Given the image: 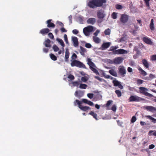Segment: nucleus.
<instances>
[{
	"mask_svg": "<svg viewBox=\"0 0 156 156\" xmlns=\"http://www.w3.org/2000/svg\"><path fill=\"white\" fill-rule=\"evenodd\" d=\"M145 117L146 118H148L150 119L151 120L152 122H153L154 123H156V119L152 117L151 116H150V115H145Z\"/></svg>",
	"mask_w": 156,
	"mask_h": 156,
	"instance_id": "22",
	"label": "nucleus"
},
{
	"mask_svg": "<svg viewBox=\"0 0 156 156\" xmlns=\"http://www.w3.org/2000/svg\"><path fill=\"white\" fill-rule=\"evenodd\" d=\"M121 89H122L123 88V86L120 83L119 84V86H118Z\"/></svg>",
	"mask_w": 156,
	"mask_h": 156,
	"instance_id": "52",
	"label": "nucleus"
},
{
	"mask_svg": "<svg viewBox=\"0 0 156 156\" xmlns=\"http://www.w3.org/2000/svg\"><path fill=\"white\" fill-rule=\"evenodd\" d=\"M150 27V29L152 30H154V20L153 19H152L151 20Z\"/></svg>",
	"mask_w": 156,
	"mask_h": 156,
	"instance_id": "25",
	"label": "nucleus"
},
{
	"mask_svg": "<svg viewBox=\"0 0 156 156\" xmlns=\"http://www.w3.org/2000/svg\"><path fill=\"white\" fill-rule=\"evenodd\" d=\"M106 2V0H98V7L102 6Z\"/></svg>",
	"mask_w": 156,
	"mask_h": 156,
	"instance_id": "16",
	"label": "nucleus"
},
{
	"mask_svg": "<svg viewBox=\"0 0 156 156\" xmlns=\"http://www.w3.org/2000/svg\"><path fill=\"white\" fill-rule=\"evenodd\" d=\"M118 48V47H111L110 48V49L111 51H115L116 50V49Z\"/></svg>",
	"mask_w": 156,
	"mask_h": 156,
	"instance_id": "41",
	"label": "nucleus"
},
{
	"mask_svg": "<svg viewBox=\"0 0 156 156\" xmlns=\"http://www.w3.org/2000/svg\"><path fill=\"white\" fill-rule=\"evenodd\" d=\"M116 106L115 105H113L111 108V109L114 112H115L116 111Z\"/></svg>",
	"mask_w": 156,
	"mask_h": 156,
	"instance_id": "36",
	"label": "nucleus"
},
{
	"mask_svg": "<svg viewBox=\"0 0 156 156\" xmlns=\"http://www.w3.org/2000/svg\"><path fill=\"white\" fill-rule=\"evenodd\" d=\"M69 53L68 50H66L65 53V58H69Z\"/></svg>",
	"mask_w": 156,
	"mask_h": 156,
	"instance_id": "33",
	"label": "nucleus"
},
{
	"mask_svg": "<svg viewBox=\"0 0 156 156\" xmlns=\"http://www.w3.org/2000/svg\"><path fill=\"white\" fill-rule=\"evenodd\" d=\"M153 132V131L152 130L150 131L148 133V134L149 135H151V133H152Z\"/></svg>",
	"mask_w": 156,
	"mask_h": 156,
	"instance_id": "61",
	"label": "nucleus"
},
{
	"mask_svg": "<svg viewBox=\"0 0 156 156\" xmlns=\"http://www.w3.org/2000/svg\"><path fill=\"white\" fill-rule=\"evenodd\" d=\"M94 34L95 36L93 37V40L96 43H98V37L96 36L98 35V30H96Z\"/></svg>",
	"mask_w": 156,
	"mask_h": 156,
	"instance_id": "18",
	"label": "nucleus"
},
{
	"mask_svg": "<svg viewBox=\"0 0 156 156\" xmlns=\"http://www.w3.org/2000/svg\"><path fill=\"white\" fill-rule=\"evenodd\" d=\"M71 58H77V55L75 53H73Z\"/></svg>",
	"mask_w": 156,
	"mask_h": 156,
	"instance_id": "48",
	"label": "nucleus"
},
{
	"mask_svg": "<svg viewBox=\"0 0 156 156\" xmlns=\"http://www.w3.org/2000/svg\"><path fill=\"white\" fill-rule=\"evenodd\" d=\"M153 135L155 136H156V131H154L153 133Z\"/></svg>",
	"mask_w": 156,
	"mask_h": 156,
	"instance_id": "64",
	"label": "nucleus"
},
{
	"mask_svg": "<svg viewBox=\"0 0 156 156\" xmlns=\"http://www.w3.org/2000/svg\"><path fill=\"white\" fill-rule=\"evenodd\" d=\"M105 16V15L103 12H98V19L99 18L100 19V20L98 19V22L101 23L102 21V19Z\"/></svg>",
	"mask_w": 156,
	"mask_h": 156,
	"instance_id": "13",
	"label": "nucleus"
},
{
	"mask_svg": "<svg viewBox=\"0 0 156 156\" xmlns=\"http://www.w3.org/2000/svg\"><path fill=\"white\" fill-rule=\"evenodd\" d=\"M60 30L62 32H66L67 31L63 27L61 28Z\"/></svg>",
	"mask_w": 156,
	"mask_h": 156,
	"instance_id": "47",
	"label": "nucleus"
},
{
	"mask_svg": "<svg viewBox=\"0 0 156 156\" xmlns=\"http://www.w3.org/2000/svg\"><path fill=\"white\" fill-rule=\"evenodd\" d=\"M96 22V19L93 18H90L87 20V23L88 24H94Z\"/></svg>",
	"mask_w": 156,
	"mask_h": 156,
	"instance_id": "14",
	"label": "nucleus"
},
{
	"mask_svg": "<svg viewBox=\"0 0 156 156\" xmlns=\"http://www.w3.org/2000/svg\"><path fill=\"white\" fill-rule=\"evenodd\" d=\"M155 77V76L154 75L152 74H150L149 75V77H146L145 79V80H150L151 79H153Z\"/></svg>",
	"mask_w": 156,
	"mask_h": 156,
	"instance_id": "27",
	"label": "nucleus"
},
{
	"mask_svg": "<svg viewBox=\"0 0 156 156\" xmlns=\"http://www.w3.org/2000/svg\"><path fill=\"white\" fill-rule=\"evenodd\" d=\"M144 108L147 111L153 112H156V108L152 106H145L144 107Z\"/></svg>",
	"mask_w": 156,
	"mask_h": 156,
	"instance_id": "8",
	"label": "nucleus"
},
{
	"mask_svg": "<svg viewBox=\"0 0 156 156\" xmlns=\"http://www.w3.org/2000/svg\"><path fill=\"white\" fill-rule=\"evenodd\" d=\"M129 17V16L126 14H122L120 19V21L123 23H126L128 21Z\"/></svg>",
	"mask_w": 156,
	"mask_h": 156,
	"instance_id": "7",
	"label": "nucleus"
},
{
	"mask_svg": "<svg viewBox=\"0 0 156 156\" xmlns=\"http://www.w3.org/2000/svg\"><path fill=\"white\" fill-rule=\"evenodd\" d=\"M143 100L144 99L136 95H131L129 99V102H139Z\"/></svg>",
	"mask_w": 156,
	"mask_h": 156,
	"instance_id": "2",
	"label": "nucleus"
},
{
	"mask_svg": "<svg viewBox=\"0 0 156 156\" xmlns=\"http://www.w3.org/2000/svg\"><path fill=\"white\" fill-rule=\"evenodd\" d=\"M137 30H130L129 31V32H132V34H135L136 33V31H137Z\"/></svg>",
	"mask_w": 156,
	"mask_h": 156,
	"instance_id": "50",
	"label": "nucleus"
},
{
	"mask_svg": "<svg viewBox=\"0 0 156 156\" xmlns=\"http://www.w3.org/2000/svg\"><path fill=\"white\" fill-rule=\"evenodd\" d=\"M134 27L136 30H138V27L136 25H134Z\"/></svg>",
	"mask_w": 156,
	"mask_h": 156,
	"instance_id": "63",
	"label": "nucleus"
},
{
	"mask_svg": "<svg viewBox=\"0 0 156 156\" xmlns=\"http://www.w3.org/2000/svg\"><path fill=\"white\" fill-rule=\"evenodd\" d=\"M123 59H114L113 63L115 64H119L122 62Z\"/></svg>",
	"mask_w": 156,
	"mask_h": 156,
	"instance_id": "20",
	"label": "nucleus"
},
{
	"mask_svg": "<svg viewBox=\"0 0 156 156\" xmlns=\"http://www.w3.org/2000/svg\"><path fill=\"white\" fill-rule=\"evenodd\" d=\"M111 30L109 28L105 30L104 31L105 35H109L110 34Z\"/></svg>",
	"mask_w": 156,
	"mask_h": 156,
	"instance_id": "29",
	"label": "nucleus"
},
{
	"mask_svg": "<svg viewBox=\"0 0 156 156\" xmlns=\"http://www.w3.org/2000/svg\"><path fill=\"white\" fill-rule=\"evenodd\" d=\"M73 33L74 34H77L78 33V31L76 29H74L72 31Z\"/></svg>",
	"mask_w": 156,
	"mask_h": 156,
	"instance_id": "46",
	"label": "nucleus"
},
{
	"mask_svg": "<svg viewBox=\"0 0 156 156\" xmlns=\"http://www.w3.org/2000/svg\"><path fill=\"white\" fill-rule=\"evenodd\" d=\"M58 32V29H56L55 30V34H57Z\"/></svg>",
	"mask_w": 156,
	"mask_h": 156,
	"instance_id": "62",
	"label": "nucleus"
},
{
	"mask_svg": "<svg viewBox=\"0 0 156 156\" xmlns=\"http://www.w3.org/2000/svg\"><path fill=\"white\" fill-rule=\"evenodd\" d=\"M112 83L114 84V86L115 87L119 86V84L120 83L119 81L116 80V79L115 78V80L112 81Z\"/></svg>",
	"mask_w": 156,
	"mask_h": 156,
	"instance_id": "26",
	"label": "nucleus"
},
{
	"mask_svg": "<svg viewBox=\"0 0 156 156\" xmlns=\"http://www.w3.org/2000/svg\"><path fill=\"white\" fill-rule=\"evenodd\" d=\"M151 58H156V55H152L151 57Z\"/></svg>",
	"mask_w": 156,
	"mask_h": 156,
	"instance_id": "59",
	"label": "nucleus"
},
{
	"mask_svg": "<svg viewBox=\"0 0 156 156\" xmlns=\"http://www.w3.org/2000/svg\"><path fill=\"white\" fill-rule=\"evenodd\" d=\"M139 88L140 92V93L146 96H148L149 97H153V95L152 94L147 92V91L148 90L147 88L141 87H140Z\"/></svg>",
	"mask_w": 156,
	"mask_h": 156,
	"instance_id": "1",
	"label": "nucleus"
},
{
	"mask_svg": "<svg viewBox=\"0 0 156 156\" xmlns=\"http://www.w3.org/2000/svg\"><path fill=\"white\" fill-rule=\"evenodd\" d=\"M136 120V117L134 116L132 117L131 119V122L132 123H134L135 122Z\"/></svg>",
	"mask_w": 156,
	"mask_h": 156,
	"instance_id": "39",
	"label": "nucleus"
},
{
	"mask_svg": "<svg viewBox=\"0 0 156 156\" xmlns=\"http://www.w3.org/2000/svg\"><path fill=\"white\" fill-rule=\"evenodd\" d=\"M150 0H144L145 4L148 7V9H150L149 2Z\"/></svg>",
	"mask_w": 156,
	"mask_h": 156,
	"instance_id": "34",
	"label": "nucleus"
},
{
	"mask_svg": "<svg viewBox=\"0 0 156 156\" xmlns=\"http://www.w3.org/2000/svg\"><path fill=\"white\" fill-rule=\"evenodd\" d=\"M51 41L50 40L48 39H47L45 41L44 45L45 47L48 48H50L51 47V45L50 44Z\"/></svg>",
	"mask_w": 156,
	"mask_h": 156,
	"instance_id": "17",
	"label": "nucleus"
},
{
	"mask_svg": "<svg viewBox=\"0 0 156 156\" xmlns=\"http://www.w3.org/2000/svg\"><path fill=\"white\" fill-rule=\"evenodd\" d=\"M118 72L121 76L124 77L125 76L126 71L124 66H120L118 69Z\"/></svg>",
	"mask_w": 156,
	"mask_h": 156,
	"instance_id": "5",
	"label": "nucleus"
},
{
	"mask_svg": "<svg viewBox=\"0 0 156 156\" xmlns=\"http://www.w3.org/2000/svg\"><path fill=\"white\" fill-rule=\"evenodd\" d=\"M57 40L62 47H64L65 44L62 40L60 39H57Z\"/></svg>",
	"mask_w": 156,
	"mask_h": 156,
	"instance_id": "30",
	"label": "nucleus"
},
{
	"mask_svg": "<svg viewBox=\"0 0 156 156\" xmlns=\"http://www.w3.org/2000/svg\"><path fill=\"white\" fill-rule=\"evenodd\" d=\"M115 7L116 9H120L122 8V5L119 4H117L116 6Z\"/></svg>",
	"mask_w": 156,
	"mask_h": 156,
	"instance_id": "37",
	"label": "nucleus"
},
{
	"mask_svg": "<svg viewBox=\"0 0 156 156\" xmlns=\"http://www.w3.org/2000/svg\"><path fill=\"white\" fill-rule=\"evenodd\" d=\"M53 48L55 51H57L59 50V48L58 46L55 44L53 45Z\"/></svg>",
	"mask_w": 156,
	"mask_h": 156,
	"instance_id": "31",
	"label": "nucleus"
},
{
	"mask_svg": "<svg viewBox=\"0 0 156 156\" xmlns=\"http://www.w3.org/2000/svg\"><path fill=\"white\" fill-rule=\"evenodd\" d=\"M85 47L87 48H90L92 46L90 44L87 43L85 44Z\"/></svg>",
	"mask_w": 156,
	"mask_h": 156,
	"instance_id": "40",
	"label": "nucleus"
},
{
	"mask_svg": "<svg viewBox=\"0 0 156 156\" xmlns=\"http://www.w3.org/2000/svg\"><path fill=\"white\" fill-rule=\"evenodd\" d=\"M127 70L129 73L132 72V69L130 67H128L127 68Z\"/></svg>",
	"mask_w": 156,
	"mask_h": 156,
	"instance_id": "51",
	"label": "nucleus"
},
{
	"mask_svg": "<svg viewBox=\"0 0 156 156\" xmlns=\"http://www.w3.org/2000/svg\"><path fill=\"white\" fill-rule=\"evenodd\" d=\"M105 73H104L103 74H104V76L106 78H108V79H113V77H112L111 76L109 75H105Z\"/></svg>",
	"mask_w": 156,
	"mask_h": 156,
	"instance_id": "42",
	"label": "nucleus"
},
{
	"mask_svg": "<svg viewBox=\"0 0 156 156\" xmlns=\"http://www.w3.org/2000/svg\"><path fill=\"white\" fill-rule=\"evenodd\" d=\"M142 63L143 65L145 67L147 68L149 67V63L145 59H144V60H142Z\"/></svg>",
	"mask_w": 156,
	"mask_h": 156,
	"instance_id": "23",
	"label": "nucleus"
},
{
	"mask_svg": "<svg viewBox=\"0 0 156 156\" xmlns=\"http://www.w3.org/2000/svg\"><path fill=\"white\" fill-rule=\"evenodd\" d=\"M49 37L51 39H53L54 38V37L51 33H49L48 34Z\"/></svg>",
	"mask_w": 156,
	"mask_h": 156,
	"instance_id": "38",
	"label": "nucleus"
},
{
	"mask_svg": "<svg viewBox=\"0 0 156 156\" xmlns=\"http://www.w3.org/2000/svg\"><path fill=\"white\" fill-rule=\"evenodd\" d=\"M110 42L104 43L102 45L101 47L99 49L102 50H104L108 48L110 46Z\"/></svg>",
	"mask_w": 156,
	"mask_h": 156,
	"instance_id": "10",
	"label": "nucleus"
},
{
	"mask_svg": "<svg viewBox=\"0 0 156 156\" xmlns=\"http://www.w3.org/2000/svg\"><path fill=\"white\" fill-rule=\"evenodd\" d=\"M93 27L91 26H88L87 27L84 28L83 29V32L86 36L90 35V33L93 30Z\"/></svg>",
	"mask_w": 156,
	"mask_h": 156,
	"instance_id": "3",
	"label": "nucleus"
},
{
	"mask_svg": "<svg viewBox=\"0 0 156 156\" xmlns=\"http://www.w3.org/2000/svg\"><path fill=\"white\" fill-rule=\"evenodd\" d=\"M136 81L137 83L138 84L140 85L143 83L144 81L143 80L139 79L137 80Z\"/></svg>",
	"mask_w": 156,
	"mask_h": 156,
	"instance_id": "35",
	"label": "nucleus"
},
{
	"mask_svg": "<svg viewBox=\"0 0 156 156\" xmlns=\"http://www.w3.org/2000/svg\"><path fill=\"white\" fill-rule=\"evenodd\" d=\"M50 31V30L48 28H44L40 30L39 33L43 35H44L48 33Z\"/></svg>",
	"mask_w": 156,
	"mask_h": 156,
	"instance_id": "11",
	"label": "nucleus"
},
{
	"mask_svg": "<svg viewBox=\"0 0 156 156\" xmlns=\"http://www.w3.org/2000/svg\"><path fill=\"white\" fill-rule=\"evenodd\" d=\"M109 73L112 76L117 77V73L113 69L110 70L109 71Z\"/></svg>",
	"mask_w": 156,
	"mask_h": 156,
	"instance_id": "19",
	"label": "nucleus"
},
{
	"mask_svg": "<svg viewBox=\"0 0 156 156\" xmlns=\"http://www.w3.org/2000/svg\"><path fill=\"white\" fill-rule=\"evenodd\" d=\"M138 70L140 72L141 74L143 76H146L147 74V73L140 67L139 68Z\"/></svg>",
	"mask_w": 156,
	"mask_h": 156,
	"instance_id": "21",
	"label": "nucleus"
},
{
	"mask_svg": "<svg viewBox=\"0 0 156 156\" xmlns=\"http://www.w3.org/2000/svg\"><path fill=\"white\" fill-rule=\"evenodd\" d=\"M72 40L73 42L74 46L75 47H77L78 46V41L77 38L76 37H72Z\"/></svg>",
	"mask_w": 156,
	"mask_h": 156,
	"instance_id": "9",
	"label": "nucleus"
},
{
	"mask_svg": "<svg viewBox=\"0 0 156 156\" xmlns=\"http://www.w3.org/2000/svg\"><path fill=\"white\" fill-rule=\"evenodd\" d=\"M102 98V96L101 95L98 94V100L101 99Z\"/></svg>",
	"mask_w": 156,
	"mask_h": 156,
	"instance_id": "60",
	"label": "nucleus"
},
{
	"mask_svg": "<svg viewBox=\"0 0 156 156\" xmlns=\"http://www.w3.org/2000/svg\"><path fill=\"white\" fill-rule=\"evenodd\" d=\"M155 147V146L153 144H151L149 146V148L150 149H152L154 148Z\"/></svg>",
	"mask_w": 156,
	"mask_h": 156,
	"instance_id": "49",
	"label": "nucleus"
},
{
	"mask_svg": "<svg viewBox=\"0 0 156 156\" xmlns=\"http://www.w3.org/2000/svg\"><path fill=\"white\" fill-rule=\"evenodd\" d=\"M50 55L51 58H57L56 56L53 54H51Z\"/></svg>",
	"mask_w": 156,
	"mask_h": 156,
	"instance_id": "45",
	"label": "nucleus"
},
{
	"mask_svg": "<svg viewBox=\"0 0 156 156\" xmlns=\"http://www.w3.org/2000/svg\"><path fill=\"white\" fill-rule=\"evenodd\" d=\"M64 40L65 41H67L68 40L67 36L66 34H65L64 36Z\"/></svg>",
	"mask_w": 156,
	"mask_h": 156,
	"instance_id": "55",
	"label": "nucleus"
},
{
	"mask_svg": "<svg viewBox=\"0 0 156 156\" xmlns=\"http://www.w3.org/2000/svg\"><path fill=\"white\" fill-rule=\"evenodd\" d=\"M129 64L131 66H133L135 65V63L134 62L131 61L129 63Z\"/></svg>",
	"mask_w": 156,
	"mask_h": 156,
	"instance_id": "58",
	"label": "nucleus"
},
{
	"mask_svg": "<svg viewBox=\"0 0 156 156\" xmlns=\"http://www.w3.org/2000/svg\"><path fill=\"white\" fill-rule=\"evenodd\" d=\"M68 18L69 20V22L70 24H71L72 23V17L71 15L69 16V17Z\"/></svg>",
	"mask_w": 156,
	"mask_h": 156,
	"instance_id": "43",
	"label": "nucleus"
},
{
	"mask_svg": "<svg viewBox=\"0 0 156 156\" xmlns=\"http://www.w3.org/2000/svg\"><path fill=\"white\" fill-rule=\"evenodd\" d=\"M112 18L114 19H115L117 18V13L115 12H113L112 15Z\"/></svg>",
	"mask_w": 156,
	"mask_h": 156,
	"instance_id": "32",
	"label": "nucleus"
},
{
	"mask_svg": "<svg viewBox=\"0 0 156 156\" xmlns=\"http://www.w3.org/2000/svg\"><path fill=\"white\" fill-rule=\"evenodd\" d=\"M80 49L81 50L80 52H85L86 51V49L82 46L80 47Z\"/></svg>",
	"mask_w": 156,
	"mask_h": 156,
	"instance_id": "44",
	"label": "nucleus"
},
{
	"mask_svg": "<svg viewBox=\"0 0 156 156\" xmlns=\"http://www.w3.org/2000/svg\"><path fill=\"white\" fill-rule=\"evenodd\" d=\"M52 20L51 19H49L46 21V23L48 24L47 27H52L53 28L55 27V24L51 22L52 21Z\"/></svg>",
	"mask_w": 156,
	"mask_h": 156,
	"instance_id": "12",
	"label": "nucleus"
},
{
	"mask_svg": "<svg viewBox=\"0 0 156 156\" xmlns=\"http://www.w3.org/2000/svg\"><path fill=\"white\" fill-rule=\"evenodd\" d=\"M113 101L111 100L108 101L106 104V107L107 108V109L110 110V109L109 108V106L112 103Z\"/></svg>",
	"mask_w": 156,
	"mask_h": 156,
	"instance_id": "24",
	"label": "nucleus"
},
{
	"mask_svg": "<svg viewBox=\"0 0 156 156\" xmlns=\"http://www.w3.org/2000/svg\"><path fill=\"white\" fill-rule=\"evenodd\" d=\"M115 92L117 94L118 97H120L122 96V93L119 90H116L115 91Z\"/></svg>",
	"mask_w": 156,
	"mask_h": 156,
	"instance_id": "28",
	"label": "nucleus"
},
{
	"mask_svg": "<svg viewBox=\"0 0 156 156\" xmlns=\"http://www.w3.org/2000/svg\"><path fill=\"white\" fill-rule=\"evenodd\" d=\"M58 23L59 26L62 27H63L64 26V24L61 22H58Z\"/></svg>",
	"mask_w": 156,
	"mask_h": 156,
	"instance_id": "53",
	"label": "nucleus"
},
{
	"mask_svg": "<svg viewBox=\"0 0 156 156\" xmlns=\"http://www.w3.org/2000/svg\"><path fill=\"white\" fill-rule=\"evenodd\" d=\"M140 124L142 126H144L145 124V122L143 121H141L140 122Z\"/></svg>",
	"mask_w": 156,
	"mask_h": 156,
	"instance_id": "56",
	"label": "nucleus"
},
{
	"mask_svg": "<svg viewBox=\"0 0 156 156\" xmlns=\"http://www.w3.org/2000/svg\"><path fill=\"white\" fill-rule=\"evenodd\" d=\"M129 52V51H127L123 49H119L115 51H114V53L115 54H127Z\"/></svg>",
	"mask_w": 156,
	"mask_h": 156,
	"instance_id": "6",
	"label": "nucleus"
},
{
	"mask_svg": "<svg viewBox=\"0 0 156 156\" xmlns=\"http://www.w3.org/2000/svg\"><path fill=\"white\" fill-rule=\"evenodd\" d=\"M88 6L91 8H94L98 7V0H92L88 3Z\"/></svg>",
	"mask_w": 156,
	"mask_h": 156,
	"instance_id": "4",
	"label": "nucleus"
},
{
	"mask_svg": "<svg viewBox=\"0 0 156 156\" xmlns=\"http://www.w3.org/2000/svg\"><path fill=\"white\" fill-rule=\"evenodd\" d=\"M143 40L144 42L148 44L151 45L152 44V42L151 39L148 38L144 37L143 38Z\"/></svg>",
	"mask_w": 156,
	"mask_h": 156,
	"instance_id": "15",
	"label": "nucleus"
},
{
	"mask_svg": "<svg viewBox=\"0 0 156 156\" xmlns=\"http://www.w3.org/2000/svg\"><path fill=\"white\" fill-rule=\"evenodd\" d=\"M136 56L135 57L137 58V56H138V55H139L140 54V52L139 51H137V50H136Z\"/></svg>",
	"mask_w": 156,
	"mask_h": 156,
	"instance_id": "57",
	"label": "nucleus"
},
{
	"mask_svg": "<svg viewBox=\"0 0 156 156\" xmlns=\"http://www.w3.org/2000/svg\"><path fill=\"white\" fill-rule=\"evenodd\" d=\"M43 51L45 53H47L48 51V49L47 48H43Z\"/></svg>",
	"mask_w": 156,
	"mask_h": 156,
	"instance_id": "54",
	"label": "nucleus"
}]
</instances>
